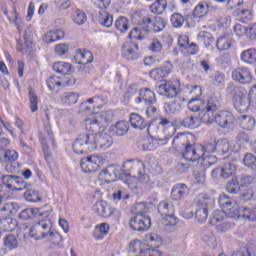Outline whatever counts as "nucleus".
Wrapping results in <instances>:
<instances>
[{"mask_svg": "<svg viewBox=\"0 0 256 256\" xmlns=\"http://www.w3.org/2000/svg\"><path fill=\"white\" fill-rule=\"evenodd\" d=\"M117 173H119L117 167L110 165L99 173V179L104 183H113V181H117Z\"/></svg>", "mask_w": 256, "mask_h": 256, "instance_id": "obj_21", "label": "nucleus"}, {"mask_svg": "<svg viewBox=\"0 0 256 256\" xmlns=\"http://www.w3.org/2000/svg\"><path fill=\"white\" fill-rule=\"evenodd\" d=\"M93 211L97 213L100 217H104L105 219L111 217L113 213H115V208L109 205V203L100 201L96 202L93 206Z\"/></svg>", "mask_w": 256, "mask_h": 256, "instance_id": "obj_20", "label": "nucleus"}, {"mask_svg": "<svg viewBox=\"0 0 256 256\" xmlns=\"http://www.w3.org/2000/svg\"><path fill=\"white\" fill-rule=\"evenodd\" d=\"M113 131L116 133V135H119L121 137L125 135L127 131H129V123H127V121L117 122L115 127L113 128Z\"/></svg>", "mask_w": 256, "mask_h": 256, "instance_id": "obj_56", "label": "nucleus"}, {"mask_svg": "<svg viewBox=\"0 0 256 256\" xmlns=\"http://www.w3.org/2000/svg\"><path fill=\"white\" fill-rule=\"evenodd\" d=\"M183 152V158L186 159V161H192L199 163V159H201V152L199 151V144L196 146H193L191 144H187L184 148Z\"/></svg>", "mask_w": 256, "mask_h": 256, "instance_id": "obj_22", "label": "nucleus"}, {"mask_svg": "<svg viewBox=\"0 0 256 256\" xmlns=\"http://www.w3.org/2000/svg\"><path fill=\"white\" fill-rule=\"evenodd\" d=\"M145 239L151 247H159L161 245V237L155 233L146 234Z\"/></svg>", "mask_w": 256, "mask_h": 256, "instance_id": "obj_58", "label": "nucleus"}, {"mask_svg": "<svg viewBox=\"0 0 256 256\" xmlns=\"http://www.w3.org/2000/svg\"><path fill=\"white\" fill-rule=\"evenodd\" d=\"M98 23L103 27H112L113 26V15L109 14L107 11L99 12Z\"/></svg>", "mask_w": 256, "mask_h": 256, "instance_id": "obj_41", "label": "nucleus"}, {"mask_svg": "<svg viewBox=\"0 0 256 256\" xmlns=\"http://www.w3.org/2000/svg\"><path fill=\"white\" fill-rule=\"evenodd\" d=\"M189 137H191V135H188L185 133L178 134L177 136L174 137L172 141L173 147L177 151H181V149H185L189 143Z\"/></svg>", "mask_w": 256, "mask_h": 256, "instance_id": "obj_32", "label": "nucleus"}, {"mask_svg": "<svg viewBox=\"0 0 256 256\" xmlns=\"http://www.w3.org/2000/svg\"><path fill=\"white\" fill-rule=\"evenodd\" d=\"M52 227L53 223H51V220H41L39 222H36L30 228V235L31 237H34V239H45Z\"/></svg>", "mask_w": 256, "mask_h": 256, "instance_id": "obj_11", "label": "nucleus"}, {"mask_svg": "<svg viewBox=\"0 0 256 256\" xmlns=\"http://www.w3.org/2000/svg\"><path fill=\"white\" fill-rule=\"evenodd\" d=\"M74 59L78 65H89V63H93V54L89 51L78 50Z\"/></svg>", "mask_w": 256, "mask_h": 256, "instance_id": "obj_31", "label": "nucleus"}, {"mask_svg": "<svg viewBox=\"0 0 256 256\" xmlns=\"http://www.w3.org/2000/svg\"><path fill=\"white\" fill-rule=\"evenodd\" d=\"M239 123L240 127L246 131H252L255 128V118L251 115H241Z\"/></svg>", "mask_w": 256, "mask_h": 256, "instance_id": "obj_35", "label": "nucleus"}, {"mask_svg": "<svg viewBox=\"0 0 256 256\" xmlns=\"http://www.w3.org/2000/svg\"><path fill=\"white\" fill-rule=\"evenodd\" d=\"M196 205L204 209H213L215 207V199L207 193H201L196 197Z\"/></svg>", "mask_w": 256, "mask_h": 256, "instance_id": "obj_27", "label": "nucleus"}, {"mask_svg": "<svg viewBox=\"0 0 256 256\" xmlns=\"http://www.w3.org/2000/svg\"><path fill=\"white\" fill-rule=\"evenodd\" d=\"M213 165V162H210L208 158L199 159L196 163V167L193 172L194 179L198 185L205 184L207 179L206 171Z\"/></svg>", "mask_w": 256, "mask_h": 256, "instance_id": "obj_12", "label": "nucleus"}, {"mask_svg": "<svg viewBox=\"0 0 256 256\" xmlns=\"http://www.w3.org/2000/svg\"><path fill=\"white\" fill-rule=\"evenodd\" d=\"M28 93L31 112L35 113L39 110V107L37 106L39 103V98L37 97V94L33 88H28Z\"/></svg>", "mask_w": 256, "mask_h": 256, "instance_id": "obj_48", "label": "nucleus"}, {"mask_svg": "<svg viewBox=\"0 0 256 256\" xmlns=\"http://www.w3.org/2000/svg\"><path fill=\"white\" fill-rule=\"evenodd\" d=\"M222 179H229V177H233L235 175V171H237V167L235 164L231 162L225 163L222 167Z\"/></svg>", "mask_w": 256, "mask_h": 256, "instance_id": "obj_45", "label": "nucleus"}, {"mask_svg": "<svg viewBox=\"0 0 256 256\" xmlns=\"http://www.w3.org/2000/svg\"><path fill=\"white\" fill-rule=\"evenodd\" d=\"M243 163L245 167L252 169L256 173V157L252 153L245 154L243 158Z\"/></svg>", "mask_w": 256, "mask_h": 256, "instance_id": "obj_53", "label": "nucleus"}, {"mask_svg": "<svg viewBox=\"0 0 256 256\" xmlns=\"http://www.w3.org/2000/svg\"><path fill=\"white\" fill-rule=\"evenodd\" d=\"M129 199V193H127V191H125V189H119L116 190L113 194H112V200L115 203H119L121 201H125Z\"/></svg>", "mask_w": 256, "mask_h": 256, "instance_id": "obj_57", "label": "nucleus"}, {"mask_svg": "<svg viewBox=\"0 0 256 256\" xmlns=\"http://www.w3.org/2000/svg\"><path fill=\"white\" fill-rule=\"evenodd\" d=\"M3 227H5L6 231H14L15 227L17 226L14 220L10 218H2Z\"/></svg>", "mask_w": 256, "mask_h": 256, "instance_id": "obj_63", "label": "nucleus"}, {"mask_svg": "<svg viewBox=\"0 0 256 256\" xmlns=\"http://www.w3.org/2000/svg\"><path fill=\"white\" fill-rule=\"evenodd\" d=\"M216 45L219 51H227L231 47V40L225 36H222L217 40Z\"/></svg>", "mask_w": 256, "mask_h": 256, "instance_id": "obj_60", "label": "nucleus"}, {"mask_svg": "<svg viewBox=\"0 0 256 256\" xmlns=\"http://www.w3.org/2000/svg\"><path fill=\"white\" fill-rule=\"evenodd\" d=\"M215 143H216V153L218 155H225V153H229V140L219 139L215 141Z\"/></svg>", "mask_w": 256, "mask_h": 256, "instance_id": "obj_46", "label": "nucleus"}, {"mask_svg": "<svg viewBox=\"0 0 256 256\" xmlns=\"http://www.w3.org/2000/svg\"><path fill=\"white\" fill-rule=\"evenodd\" d=\"M218 203L228 217L232 219H243V212H239L237 201L231 199L227 194L220 195Z\"/></svg>", "mask_w": 256, "mask_h": 256, "instance_id": "obj_5", "label": "nucleus"}, {"mask_svg": "<svg viewBox=\"0 0 256 256\" xmlns=\"http://www.w3.org/2000/svg\"><path fill=\"white\" fill-rule=\"evenodd\" d=\"M189 195V188L185 184H176L171 190L173 201H183Z\"/></svg>", "mask_w": 256, "mask_h": 256, "instance_id": "obj_25", "label": "nucleus"}, {"mask_svg": "<svg viewBox=\"0 0 256 256\" xmlns=\"http://www.w3.org/2000/svg\"><path fill=\"white\" fill-rule=\"evenodd\" d=\"M209 208H201L197 206L195 217L199 223H205L209 217Z\"/></svg>", "mask_w": 256, "mask_h": 256, "instance_id": "obj_52", "label": "nucleus"}, {"mask_svg": "<svg viewBox=\"0 0 256 256\" xmlns=\"http://www.w3.org/2000/svg\"><path fill=\"white\" fill-rule=\"evenodd\" d=\"M100 232V235L95 236L96 241H101V239H103L104 237H107V235H109V230L111 229V227L109 226L108 223H101L100 225L96 226V231Z\"/></svg>", "mask_w": 256, "mask_h": 256, "instance_id": "obj_55", "label": "nucleus"}, {"mask_svg": "<svg viewBox=\"0 0 256 256\" xmlns=\"http://www.w3.org/2000/svg\"><path fill=\"white\" fill-rule=\"evenodd\" d=\"M44 239L52 243V245H59V243L63 241V237L61 236V234H59V232H57L56 230H53V227L50 228L48 234H46Z\"/></svg>", "mask_w": 256, "mask_h": 256, "instance_id": "obj_44", "label": "nucleus"}, {"mask_svg": "<svg viewBox=\"0 0 256 256\" xmlns=\"http://www.w3.org/2000/svg\"><path fill=\"white\" fill-rule=\"evenodd\" d=\"M159 145L161 144V140H159V136H157V138L153 139H147L144 140L142 143V149L143 151H155V149H157L159 147Z\"/></svg>", "mask_w": 256, "mask_h": 256, "instance_id": "obj_40", "label": "nucleus"}, {"mask_svg": "<svg viewBox=\"0 0 256 256\" xmlns=\"http://www.w3.org/2000/svg\"><path fill=\"white\" fill-rule=\"evenodd\" d=\"M113 145V138L107 133H95L90 131L89 133L80 134L73 143V151L76 155H85L100 149L105 151Z\"/></svg>", "mask_w": 256, "mask_h": 256, "instance_id": "obj_1", "label": "nucleus"}, {"mask_svg": "<svg viewBox=\"0 0 256 256\" xmlns=\"http://www.w3.org/2000/svg\"><path fill=\"white\" fill-rule=\"evenodd\" d=\"M130 125H132L134 129H139V131H143V129L147 127V123H145V119L139 116V114L130 115Z\"/></svg>", "mask_w": 256, "mask_h": 256, "instance_id": "obj_39", "label": "nucleus"}, {"mask_svg": "<svg viewBox=\"0 0 256 256\" xmlns=\"http://www.w3.org/2000/svg\"><path fill=\"white\" fill-rule=\"evenodd\" d=\"M65 85H75V79L69 78L67 82H61L57 76H52L47 80V86L50 91H55L56 87H65Z\"/></svg>", "mask_w": 256, "mask_h": 256, "instance_id": "obj_33", "label": "nucleus"}, {"mask_svg": "<svg viewBox=\"0 0 256 256\" xmlns=\"http://www.w3.org/2000/svg\"><path fill=\"white\" fill-rule=\"evenodd\" d=\"M122 57L128 61L139 59V46L133 42H125L122 46Z\"/></svg>", "mask_w": 256, "mask_h": 256, "instance_id": "obj_18", "label": "nucleus"}, {"mask_svg": "<svg viewBox=\"0 0 256 256\" xmlns=\"http://www.w3.org/2000/svg\"><path fill=\"white\" fill-rule=\"evenodd\" d=\"M35 214V210L32 208H26L22 210L19 214V218L27 221V219H32L33 215Z\"/></svg>", "mask_w": 256, "mask_h": 256, "instance_id": "obj_64", "label": "nucleus"}, {"mask_svg": "<svg viewBox=\"0 0 256 256\" xmlns=\"http://www.w3.org/2000/svg\"><path fill=\"white\" fill-rule=\"evenodd\" d=\"M138 103H144V105H155V103H157L155 92L149 88L140 89Z\"/></svg>", "mask_w": 256, "mask_h": 256, "instance_id": "obj_23", "label": "nucleus"}, {"mask_svg": "<svg viewBox=\"0 0 256 256\" xmlns=\"http://www.w3.org/2000/svg\"><path fill=\"white\" fill-rule=\"evenodd\" d=\"M105 160L101 156H88L81 159L80 167L84 173H95L99 167H103Z\"/></svg>", "mask_w": 256, "mask_h": 256, "instance_id": "obj_10", "label": "nucleus"}, {"mask_svg": "<svg viewBox=\"0 0 256 256\" xmlns=\"http://www.w3.org/2000/svg\"><path fill=\"white\" fill-rule=\"evenodd\" d=\"M226 191L231 195H237V193H239V181H237L236 178H232V180L226 184Z\"/></svg>", "mask_w": 256, "mask_h": 256, "instance_id": "obj_59", "label": "nucleus"}, {"mask_svg": "<svg viewBox=\"0 0 256 256\" xmlns=\"http://www.w3.org/2000/svg\"><path fill=\"white\" fill-rule=\"evenodd\" d=\"M209 12V6L205 3L198 4L193 11V16L196 19H200V17H205L207 13Z\"/></svg>", "mask_w": 256, "mask_h": 256, "instance_id": "obj_50", "label": "nucleus"}, {"mask_svg": "<svg viewBox=\"0 0 256 256\" xmlns=\"http://www.w3.org/2000/svg\"><path fill=\"white\" fill-rule=\"evenodd\" d=\"M171 23L173 27H175L176 29H179L183 27V23H185V18L183 17V15L179 13L173 14L171 16Z\"/></svg>", "mask_w": 256, "mask_h": 256, "instance_id": "obj_62", "label": "nucleus"}, {"mask_svg": "<svg viewBox=\"0 0 256 256\" xmlns=\"http://www.w3.org/2000/svg\"><path fill=\"white\" fill-rule=\"evenodd\" d=\"M3 244L8 251H13L19 247V240H17V237L13 234H8L3 239Z\"/></svg>", "mask_w": 256, "mask_h": 256, "instance_id": "obj_38", "label": "nucleus"}, {"mask_svg": "<svg viewBox=\"0 0 256 256\" xmlns=\"http://www.w3.org/2000/svg\"><path fill=\"white\" fill-rule=\"evenodd\" d=\"M151 12L154 15H162V13L165 12L167 9V1L165 0H156L151 6H150Z\"/></svg>", "mask_w": 256, "mask_h": 256, "instance_id": "obj_43", "label": "nucleus"}, {"mask_svg": "<svg viewBox=\"0 0 256 256\" xmlns=\"http://www.w3.org/2000/svg\"><path fill=\"white\" fill-rule=\"evenodd\" d=\"M113 119V113L111 111H104L95 116L94 118L85 119V125L87 131H92L95 133L101 129V127H105V123H109Z\"/></svg>", "mask_w": 256, "mask_h": 256, "instance_id": "obj_6", "label": "nucleus"}, {"mask_svg": "<svg viewBox=\"0 0 256 256\" xmlns=\"http://www.w3.org/2000/svg\"><path fill=\"white\" fill-rule=\"evenodd\" d=\"M31 37H33L31 31L26 30L24 34V44L21 40L17 41L16 49L17 51H20L22 55H28V53H31V49H33V40H31Z\"/></svg>", "mask_w": 256, "mask_h": 256, "instance_id": "obj_19", "label": "nucleus"}, {"mask_svg": "<svg viewBox=\"0 0 256 256\" xmlns=\"http://www.w3.org/2000/svg\"><path fill=\"white\" fill-rule=\"evenodd\" d=\"M115 28L120 33H126V31H129V19H127L126 17L120 16L115 21Z\"/></svg>", "mask_w": 256, "mask_h": 256, "instance_id": "obj_49", "label": "nucleus"}, {"mask_svg": "<svg viewBox=\"0 0 256 256\" xmlns=\"http://www.w3.org/2000/svg\"><path fill=\"white\" fill-rule=\"evenodd\" d=\"M1 179L4 183L12 185V187H16L15 185H18V188L14 189V191H23V189H27V183L19 176L3 175Z\"/></svg>", "mask_w": 256, "mask_h": 256, "instance_id": "obj_26", "label": "nucleus"}, {"mask_svg": "<svg viewBox=\"0 0 256 256\" xmlns=\"http://www.w3.org/2000/svg\"><path fill=\"white\" fill-rule=\"evenodd\" d=\"M72 65L67 62H55L52 66L53 71L61 73L62 75H69L71 73Z\"/></svg>", "mask_w": 256, "mask_h": 256, "instance_id": "obj_37", "label": "nucleus"}, {"mask_svg": "<svg viewBox=\"0 0 256 256\" xmlns=\"http://www.w3.org/2000/svg\"><path fill=\"white\" fill-rule=\"evenodd\" d=\"M181 127L186 129H197L201 125V118L194 116L193 114H188L186 117L179 121Z\"/></svg>", "mask_w": 256, "mask_h": 256, "instance_id": "obj_28", "label": "nucleus"}, {"mask_svg": "<svg viewBox=\"0 0 256 256\" xmlns=\"http://www.w3.org/2000/svg\"><path fill=\"white\" fill-rule=\"evenodd\" d=\"M65 37V32L63 30L50 31L46 33L44 37L45 43H54V41H59Z\"/></svg>", "mask_w": 256, "mask_h": 256, "instance_id": "obj_42", "label": "nucleus"}, {"mask_svg": "<svg viewBox=\"0 0 256 256\" xmlns=\"http://www.w3.org/2000/svg\"><path fill=\"white\" fill-rule=\"evenodd\" d=\"M156 91L159 95H163L168 99H173V97H177L179 95V89L175 86V83L171 81H165L162 84H159L156 87Z\"/></svg>", "mask_w": 256, "mask_h": 256, "instance_id": "obj_17", "label": "nucleus"}, {"mask_svg": "<svg viewBox=\"0 0 256 256\" xmlns=\"http://www.w3.org/2000/svg\"><path fill=\"white\" fill-rule=\"evenodd\" d=\"M158 127L161 130L158 135V141H160L161 145H167V141L175 135L177 128H175L173 121L167 118H160Z\"/></svg>", "mask_w": 256, "mask_h": 256, "instance_id": "obj_7", "label": "nucleus"}, {"mask_svg": "<svg viewBox=\"0 0 256 256\" xmlns=\"http://www.w3.org/2000/svg\"><path fill=\"white\" fill-rule=\"evenodd\" d=\"M171 73V68L167 69L164 68H155L152 71H150L149 75L151 79H154V81H163V78L166 77V75H169Z\"/></svg>", "mask_w": 256, "mask_h": 256, "instance_id": "obj_36", "label": "nucleus"}, {"mask_svg": "<svg viewBox=\"0 0 256 256\" xmlns=\"http://www.w3.org/2000/svg\"><path fill=\"white\" fill-rule=\"evenodd\" d=\"M79 101V93L77 92H64L60 95V103L64 107H71V105H76Z\"/></svg>", "mask_w": 256, "mask_h": 256, "instance_id": "obj_29", "label": "nucleus"}, {"mask_svg": "<svg viewBox=\"0 0 256 256\" xmlns=\"http://www.w3.org/2000/svg\"><path fill=\"white\" fill-rule=\"evenodd\" d=\"M137 213L129 221V226L133 231H147L151 227V217L145 215L147 206L145 203L140 202L136 204Z\"/></svg>", "mask_w": 256, "mask_h": 256, "instance_id": "obj_4", "label": "nucleus"}, {"mask_svg": "<svg viewBox=\"0 0 256 256\" xmlns=\"http://www.w3.org/2000/svg\"><path fill=\"white\" fill-rule=\"evenodd\" d=\"M225 217H227V212L224 210H215L210 218V225H218V223H221Z\"/></svg>", "mask_w": 256, "mask_h": 256, "instance_id": "obj_51", "label": "nucleus"}, {"mask_svg": "<svg viewBox=\"0 0 256 256\" xmlns=\"http://www.w3.org/2000/svg\"><path fill=\"white\" fill-rule=\"evenodd\" d=\"M19 211V204L15 202H8L0 208V219H9L13 215H17Z\"/></svg>", "mask_w": 256, "mask_h": 256, "instance_id": "obj_24", "label": "nucleus"}, {"mask_svg": "<svg viewBox=\"0 0 256 256\" xmlns=\"http://www.w3.org/2000/svg\"><path fill=\"white\" fill-rule=\"evenodd\" d=\"M15 189H17V187H13V184L2 181V184L0 185V198L11 197V193H13Z\"/></svg>", "mask_w": 256, "mask_h": 256, "instance_id": "obj_47", "label": "nucleus"}, {"mask_svg": "<svg viewBox=\"0 0 256 256\" xmlns=\"http://www.w3.org/2000/svg\"><path fill=\"white\" fill-rule=\"evenodd\" d=\"M233 105L238 113H247L251 106V100L247 93L241 91L239 88L234 89Z\"/></svg>", "mask_w": 256, "mask_h": 256, "instance_id": "obj_9", "label": "nucleus"}, {"mask_svg": "<svg viewBox=\"0 0 256 256\" xmlns=\"http://www.w3.org/2000/svg\"><path fill=\"white\" fill-rule=\"evenodd\" d=\"M213 122L217 123L222 129H233L235 127V116L229 111H221L215 117L210 114Z\"/></svg>", "mask_w": 256, "mask_h": 256, "instance_id": "obj_13", "label": "nucleus"}, {"mask_svg": "<svg viewBox=\"0 0 256 256\" xmlns=\"http://www.w3.org/2000/svg\"><path fill=\"white\" fill-rule=\"evenodd\" d=\"M198 151L200 152V159H208L212 165L217 163V157L211 155V153H217L216 143L215 141L211 143H206L204 145L198 144Z\"/></svg>", "mask_w": 256, "mask_h": 256, "instance_id": "obj_15", "label": "nucleus"}, {"mask_svg": "<svg viewBox=\"0 0 256 256\" xmlns=\"http://www.w3.org/2000/svg\"><path fill=\"white\" fill-rule=\"evenodd\" d=\"M158 212L160 213L161 217H163V225H166V227H173L177 225V217L174 215L175 209L173 208V204L160 202L158 205Z\"/></svg>", "mask_w": 256, "mask_h": 256, "instance_id": "obj_8", "label": "nucleus"}, {"mask_svg": "<svg viewBox=\"0 0 256 256\" xmlns=\"http://www.w3.org/2000/svg\"><path fill=\"white\" fill-rule=\"evenodd\" d=\"M73 21L76 25H83L87 22V14L81 10H75L73 15Z\"/></svg>", "mask_w": 256, "mask_h": 256, "instance_id": "obj_61", "label": "nucleus"}, {"mask_svg": "<svg viewBox=\"0 0 256 256\" xmlns=\"http://www.w3.org/2000/svg\"><path fill=\"white\" fill-rule=\"evenodd\" d=\"M188 109L192 111V113H197V111H201L200 119L202 123H206V125H213V118L211 117L214 111L219 109V101L217 98L212 97L209 98L207 103H203V101L197 98H191L188 101Z\"/></svg>", "mask_w": 256, "mask_h": 256, "instance_id": "obj_2", "label": "nucleus"}, {"mask_svg": "<svg viewBox=\"0 0 256 256\" xmlns=\"http://www.w3.org/2000/svg\"><path fill=\"white\" fill-rule=\"evenodd\" d=\"M125 167L128 169L130 175L135 179H138L140 183L146 185L147 189H153V182L149 174L145 173V164L141 160H128L125 163Z\"/></svg>", "mask_w": 256, "mask_h": 256, "instance_id": "obj_3", "label": "nucleus"}, {"mask_svg": "<svg viewBox=\"0 0 256 256\" xmlns=\"http://www.w3.org/2000/svg\"><path fill=\"white\" fill-rule=\"evenodd\" d=\"M240 59H241V61H243V63H246L247 65H255L256 49L249 48L247 50H244L240 55Z\"/></svg>", "mask_w": 256, "mask_h": 256, "instance_id": "obj_34", "label": "nucleus"}, {"mask_svg": "<svg viewBox=\"0 0 256 256\" xmlns=\"http://www.w3.org/2000/svg\"><path fill=\"white\" fill-rule=\"evenodd\" d=\"M231 78L240 85H249L253 81L251 70L245 66L232 70Z\"/></svg>", "mask_w": 256, "mask_h": 256, "instance_id": "obj_14", "label": "nucleus"}, {"mask_svg": "<svg viewBox=\"0 0 256 256\" xmlns=\"http://www.w3.org/2000/svg\"><path fill=\"white\" fill-rule=\"evenodd\" d=\"M146 25H152V31L154 33H161L165 29V19L160 16H156L154 21L151 18L143 20Z\"/></svg>", "mask_w": 256, "mask_h": 256, "instance_id": "obj_30", "label": "nucleus"}, {"mask_svg": "<svg viewBox=\"0 0 256 256\" xmlns=\"http://www.w3.org/2000/svg\"><path fill=\"white\" fill-rule=\"evenodd\" d=\"M19 159V153L15 150H0V163L6 164V171L13 173L15 168H11V165Z\"/></svg>", "mask_w": 256, "mask_h": 256, "instance_id": "obj_16", "label": "nucleus"}, {"mask_svg": "<svg viewBox=\"0 0 256 256\" xmlns=\"http://www.w3.org/2000/svg\"><path fill=\"white\" fill-rule=\"evenodd\" d=\"M24 199L29 203H37L41 201V196L39 195V191L37 190H27L24 193Z\"/></svg>", "mask_w": 256, "mask_h": 256, "instance_id": "obj_54", "label": "nucleus"}]
</instances>
